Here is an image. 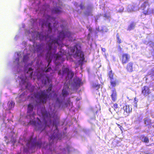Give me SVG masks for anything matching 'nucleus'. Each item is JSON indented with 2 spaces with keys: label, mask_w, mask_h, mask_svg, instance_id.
<instances>
[{
  "label": "nucleus",
  "mask_w": 154,
  "mask_h": 154,
  "mask_svg": "<svg viewBox=\"0 0 154 154\" xmlns=\"http://www.w3.org/2000/svg\"><path fill=\"white\" fill-rule=\"evenodd\" d=\"M75 55L76 56L80 57L82 58V61L84 60L85 58L84 57V54L80 50L77 49L76 51Z\"/></svg>",
  "instance_id": "9b49d317"
},
{
  "label": "nucleus",
  "mask_w": 154,
  "mask_h": 154,
  "mask_svg": "<svg viewBox=\"0 0 154 154\" xmlns=\"http://www.w3.org/2000/svg\"><path fill=\"white\" fill-rule=\"evenodd\" d=\"M153 128H154V126H153Z\"/></svg>",
  "instance_id": "09e8293b"
},
{
  "label": "nucleus",
  "mask_w": 154,
  "mask_h": 154,
  "mask_svg": "<svg viewBox=\"0 0 154 154\" xmlns=\"http://www.w3.org/2000/svg\"><path fill=\"white\" fill-rule=\"evenodd\" d=\"M52 69L51 67H48L45 70V72H48L51 71Z\"/></svg>",
  "instance_id": "473e14b6"
},
{
  "label": "nucleus",
  "mask_w": 154,
  "mask_h": 154,
  "mask_svg": "<svg viewBox=\"0 0 154 154\" xmlns=\"http://www.w3.org/2000/svg\"><path fill=\"white\" fill-rule=\"evenodd\" d=\"M90 9L91 11H86L84 12L85 15L86 16H93V14L92 13V7L89 6L87 7V9L88 10Z\"/></svg>",
  "instance_id": "ddd939ff"
},
{
  "label": "nucleus",
  "mask_w": 154,
  "mask_h": 154,
  "mask_svg": "<svg viewBox=\"0 0 154 154\" xmlns=\"http://www.w3.org/2000/svg\"><path fill=\"white\" fill-rule=\"evenodd\" d=\"M124 110V114L126 116H128V114L130 113L131 111L132 108L129 105H126L123 107Z\"/></svg>",
  "instance_id": "6e6552de"
},
{
  "label": "nucleus",
  "mask_w": 154,
  "mask_h": 154,
  "mask_svg": "<svg viewBox=\"0 0 154 154\" xmlns=\"http://www.w3.org/2000/svg\"><path fill=\"white\" fill-rule=\"evenodd\" d=\"M32 69L31 68H29V69L28 71L27 72V73H28V72H30V74L29 75V76L30 77H31L33 74Z\"/></svg>",
  "instance_id": "a878e982"
},
{
  "label": "nucleus",
  "mask_w": 154,
  "mask_h": 154,
  "mask_svg": "<svg viewBox=\"0 0 154 154\" xmlns=\"http://www.w3.org/2000/svg\"><path fill=\"white\" fill-rule=\"evenodd\" d=\"M114 73L112 72V70L110 71L108 73V77L110 80L113 79L114 76Z\"/></svg>",
  "instance_id": "a211bd4d"
},
{
  "label": "nucleus",
  "mask_w": 154,
  "mask_h": 154,
  "mask_svg": "<svg viewBox=\"0 0 154 154\" xmlns=\"http://www.w3.org/2000/svg\"><path fill=\"white\" fill-rule=\"evenodd\" d=\"M34 107L32 103L29 104L28 105L27 113L28 114L31 113L32 112Z\"/></svg>",
  "instance_id": "4468645a"
},
{
  "label": "nucleus",
  "mask_w": 154,
  "mask_h": 154,
  "mask_svg": "<svg viewBox=\"0 0 154 154\" xmlns=\"http://www.w3.org/2000/svg\"><path fill=\"white\" fill-rule=\"evenodd\" d=\"M141 93L145 97L148 96L151 93L149 87L147 86H144L141 88Z\"/></svg>",
  "instance_id": "423d86ee"
},
{
  "label": "nucleus",
  "mask_w": 154,
  "mask_h": 154,
  "mask_svg": "<svg viewBox=\"0 0 154 154\" xmlns=\"http://www.w3.org/2000/svg\"><path fill=\"white\" fill-rule=\"evenodd\" d=\"M51 90V88H49L46 90L35 92L31 95V98H34L38 103H45L51 95L50 93Z\"/></svg>",
  "instance_id": "f257e3e1"
},
{
  "label": "nucleus",
  "mask_w": 154,
  "mask_h": 154,
  "mask_svg": "<svg viewBox=\"0 0 154 154\" xmlns=\"http://www.w3.org/2000/svg\"><path fill=\"white\" fill-rule=\"evenodd\" d=\"M134 63L132 62L128 63L126 66L127 71L129 72H131L134 71Z\"/></svg>",
  "instance_id": "0eeeda50"
},
{
  "label": "nucleus",
  "mask_w": 154,
  "mask_h": 154,
  "mask_svg": "<svg viewBox=\"0 0 154 154\" xmlns=\"http://www.w3.org/2000/svg\"><path fill=\"white\" fill-rule=\"evenodd\" d=\"M9 103L8 107L9 109H10L14 107V103L12 101L9 102Z\"/></svg>",
  "instance_id": "4be33fe9"
},
{
  "label": "nucleus",
  "mask_w": 154,
  "mask_h": 154,
  "mask_svg": "<svg viewBox=\"0 0 154 154\" xmlns=\"http://www.w3.org/2000/svg\"><path fill=\"white\" fill-rule=\"evenodd\" d=\"M37 51L38 52L40 51V50L38 48L37 50Z\"/></svg>",
  "instance_id": "a19ab883"
},
{
  "label": "nucleus",
  "mask_w": 154,
  "mask_h": 154,
  "mask_svg": "<svg viewBox=\"0 0 154 154\" xmlns=\"http://www.w3.org/2000/svg\"><path fill=\"white\" fill-rule=\"evenodd\" d=\"M63 96L64 97L67 96L69 94L68 92L65 89H63L62 91Z\"/></svg>",
  "instance_id": "412c9836"
},
{
  "label": "nucleus",
  "mask_w": 154,
  "mask_h": 154,
  "mask_svg": "<svg viewBox=\"0 0 154 154\" xmlns=\"http://www.w3.org/2000/svg\"><path fill=\"white\" fill-rule=\"evenodd\" d=\"M135 23L133 22L131 23L130 25L128 26L127 30H128L130 31L131 30L133 29L135 26Z\"/></svg>",
  "instance_id": "f3484780"
},
{
  "label": "nucleus",
  "mask_w": 154,
  "mask_h": 154,
  "mask_svg": "<svg viewBox=\"0 0 154 154\" xmlns=\"http://www.w3.org/2000/svg\"><path fill=\"white\" fill-rule=\"evenodd\" d=\"M119 128H120L121 129V128H122V126H121V125H120V126H119Z\"/></svg>",
  "instance_id": "37998d69"
},
{
  "label": "nucleus",
  "mask_w": 154,
  "mask_h": 154,
  "mask_svg": "<svg viewBox=\"0 0 154 154\" xmlns=\"http://www.w3.org/2000/svg\"><path fill=\"white\" fill-rule=\"evenodd\" d=\"M74 82L76 86H80L81 83V80L79 78H76L74 79Z\"/></svg>",
  "instance_id": "dca6fc26"
},
{
  "label": "nucleus",
  "mask_w": 154,
  "mask_h": 154,
  "mask_svg": "<svg viewBox=\"0 0 154 154\" xmlns=\"http://www.w3.org/2000/svg\"><path fill=\"white\" fill-rule=\"evenodd\" d=\"M75 49H76V51L78 49L77 45L70 47L71 51L72 53H74Z\"/></svg>",
  "instance_id": "393cba45"
},
{
  "label": "nucleus",
  "mask_w": 154,
  "mask_h": 154,
  "mask_svg": "<svg viewBox=\"0 0 154 154\" xmlns=\"http://www.w3.org/2000/svg\"><path fill=\"white\" fill-rule=\"evenodd\" d=\"M35 115V114L34 112H33V113L32 114H27V116H29L31 118L32 117H34Z\"/></svg>",
  "instance_id": "7c9ffc66"
},
{
  "label": "nucleus",
  "mask_w": 154,
  "mask_h": 154,
  "mask_svg": "<svg viewBox=\"0 0 154 154\" xmlns=\"http://www.w3.org/2000/svg\"><path fill=\"white\" fill-rule=\"evenodd\" d=\"M71 35V33L66 29L60 32L57 38L52 39L50 37L48 44V49L49 51H50L52 49L53 44H56L58 45H60L62 40L66 37L69 38Z\"/></svg>",
  "instance_id": "f03ea898"
},
{
  "label": "nucleus",
  "mask_w": 154,
  "mask_h": 154,
  "mask_svg": "<svg viewBox=\"0 0 154 154\" xmlns=\"http://www.w3.org/2000/svg\"><path fill=\"white\" fill-rule=\"evenodd\" d=\"M142 141L144 142L145 143H148L149 142V138L147 137L144 136H142Z\"/></svg>",
  "instance_id": "6ab92c4d"
},
{
  "label": "nucleus",
  "mask_w": 154,
  "mask_h": 154,
  "mask_svg": "<svg viewBox=\"0 0 154 154\" xmlns=\"http://www.w3.org/2000/svg\"><path fill=\"white\" fill-rule=\"evenodd\" d=\"M47 20L46 22L45 23L43 22L42 24V26L43 27L44 26H46L48 27V32H51V31L52 28L51 26V24L50 23L48 22V20H55V18H52L50 16L48 15L47 16Z\"/></svg>",
  "instance_id": "20e7f679"
},
{
  "label": "nucleus",
  "mask_w": 154,
  "mask_h": 154,
  "mask_svg": "<svg viewBox=\"0 0 154 154\" xmlns=\"http://www.w3.org/2000/svg\"><path fill=\"white\" fill-rule=\"evenodd\" d=\"M118 49L119 50V51H121L122 50V48L120 46V45H119L118 46Z\"/></svg>",
  "instance_id": "c9c22d12"
},
{
  "label": "nucleus",
  "mask_w": 154,
  "mask_h": 154,
  "mask_svg": "<svg viewBox=\"0 0 154 154\" xmlns=\"http://www.w3.org/2000/svg\"><path fill=\"white\" fill-rule=\"evenodd\" d=\"M61 56L60 55L57 54L56 55L55 58L56 60H60L61 58Z\"/></svg>",
  "instance_id": "cd10ccee"
},
{
  "label": "nucleus",
  "mask_w": 154,
  "mask_h": 154,
  "mask_svg": "<svg viewBox=\"0 0 154 154\" xmlns=\"http://www.w3.org/2000/svg\"><path fill=\"white\" fill-rule=\"evenodd\" d=\"M101 50L103 52H105L106 51V49L104 48H102Z\"/></svg>",
  "instance_id": "e433bc0d"
},
{
  "label": "nucleus",
  "mask_w": 154,
  "mask_h": 154,
  "mask_svg": "<svg viewBox=\"0 0 154 154\" xmlns=\"http://www.w3.org/2000/svg\"><path fill=\"white\" fill-rule=\"evenodd\" d=\"M149 4L148 1L144 2L141 5L140 8L143 11V13L145 15L149 14L151 12V9L149 8Z\"/></svg>",
  "instance_id": "7ed1b4c3"
},
{
  "label": "nucleus",
  "mask_w": 154,
  "mask_h": 154,
  "mask_svg": "<svg viewBox=\"0 0 154 154\" xmlns=\"http://www.w3.org/2000/svg\"><path fill=\"white\" fill-rule=\"evenodd\" d=\"M117 93L115 88H113L112 90V94L111 95L112 100L113 102H115L117 99Z\"/></svg>",
  "instance_id": "9d476101"
},
{
  "label": "nucleus",
  "mask_w": 154,
  "mask_h": 154,
  "mask_svg": "<svg viewBox=\"0 0 154 154\" xmlns=\"http://www.w3.org/2000/svg\"><path fill=\"white\" fill-rule=\"evenodd\" d=\"M103 17L107 18H110V17L107 14L105 13L104 14Z\"/></svg>",
  "instance_id": "2f4dec72"
},
{
  "label": "nucleus",
  "mask_w": 154,
  "mask_h": 154,
  "mask_svg": "<svg viewBox=\"0 0 154 154\" xmlns=\"http://www.w3.org/2000/svg\"><path fill=\"white\" fill-rule=\"evenodd\" d=\"M55 136L54 135H51L50 137V140H52V139L54 140L55 138Z\"/></svg>",
  "instance_id": "72a5a7b5"
},
{
  "label": "nucleus",
  "mask_w": 154,
  "mask_h": 154,
  "mask_svg": "<svg viewBox=\"0 0 154 154\" xmlns=\"http://www.w3.org/2000/svg\"><path fill=\"white\" fill-rule=\"evenodd\" d=\"M53 125H55L56 127L57 128V125H56L55 123V122H54V121H53Z\"/></svg>",
  "instance_id": "58836bf2"
},
{
  "label": "nucleus",
  "mask_w": 154,
  "mask_h": 154,
  "mask_svg": "<svg viewBox=\"0 0 154 154\" xmlns=\"http://www.w3.org/2000/svg\"><path fill=\"white\" fill-rule=\"evenodd\" d=\"M130 57L129 54L127 53L123 54L120 58L122 63L124 64L127 63L129 60Z\"/></svg>",
  "instance_id": "39448f33"
},
{
  "label": "nucleus",
  "mask_w": 154,
  "mask_h": 154,
  "mask_svg": "<svg viewBox=\"0 0 154 154\" xmlns=\"http://www.w3.org/2000/svg\"><path fill=\"white\" fill-rule=\"evenodd\" d=\"M116 38L118 43L119 44L121 43L122 42V40L120 37V35L118 33L116 34Z\"/></svg>",
  "instance_id": "5701e85b"
},
{
  "label": "nucleus",
  "mask_w": 154,
  "mask_h": 154,
  "mask_svg": "<svg viewBox=\"0 0 154 154\" xmlns=\"http://www.w3.org/2000/svg\"><path fill=\"white\" fill-rule=\"evenodd\" d=\"M61 8L59 7L57 8H54L52 10V14H59L61 12Z\"/></svg>",
  "instance_id": "2eb2a0df"
},
{
  "label": "nucleus",
  "mask_w": 154,
  "mask_h": 154,
  "mask_svg": "<svg viewBox=\"0 0 154 154\" xmlns=\"http://www.w3.org/2000/svg\"><path fill=\"white\" fill-rule=\"evenodd\" d=\"M58 23L57 21V24Z\"/></svg>",
  "instance_id": "de8ad7c7"
},
{
  "label": "nucleus",
  "mask_w": 154,
  "mask_h": 154,
  "mask_svg": "<svg viewBox=\"0 0 154 154\" xmlns=\"http://www.w3.org/2000/svg\"><path fill=\"white\" fill-rule=\"evenodd\" d=\"M127 98H128V99H129V98H128V97H127Z\"/></svg>",
  "instance_id": "49530a36"
},
{
  "label": "nucleus",
  "mask_w": 154,
  "mask_h": 154,
  "mask_svg": "<svg viewBox=\"0 0 154 154\" xmlns=\"http://www.w3.org/2000/svg\"><path fill=\"white\" fill-rule=\"evenodd\" d=\"M117 125H118V126H119V127L120 126L118 124H117Z\"/></svg>",
  "instance_id": "c03bdc74"
},
{
  "label": "nucleus",
  "mask_w": 154,
  "mask_h": 154,
  "mask_svg": "<svg viewBox=\"0 0 154 154\" xmlns=\"http://www.w3.org/2000/svg\"><path fill=\"white\" fill-rule=\"evenodd\" d=\"M57 101L58 102H59V100L58 98L57 99Z\"/></svg>",
  "instance_id": "ea45409f"
},
{
  "label": "nucleus",
  "mask_w": 154,
  "mask_h": 154,
  "mask_svg": "<svg viewBox=\"0 0 154 154\" xmlns=\"http://www.w3.org/2000/svg\"><path fill=\"white\" fill-rule=\"evenodd\" d=\"M43 127V125H40L39 127V128L40 130H41V128H42Z\"/></svg>",
  "instance_id": "4c0bfd02"
},
{
  "label": "nucleus",
  "mask_w": 154,
  "mask_h": 154,
  "mask_svg": "<svg viewBox=\"0 0 154 154\" xmlns=\"http://www.w3.org/2000/svg\"><path fill=\"white\" fill-rule=\"evenodd\" d=\"M152 45H153V46H154V42L153 43Z\"/></svg>",
  "instance_id": "a18cd8bd"
},
{
  "label": "nucleus",
  "mask_w": 154,
  "mask_h": 154,
  "mask_svg": "<svg viewBox=\"0 0 154 154\" xmlns=\"http://www.w3.org/2000/svg\"><path fill=\"white\" fill-rule=\"evenodd\" d=\"M65 74H66L68 76L70 75L72 77L74 75V73L71 71L68 68H64L63 70L62 75H64Z\"/></svg>",
  "instance_id": "1a4fd4ad"
},
{
  "label": "nucleus",
  "mask_w": 154,
  "mask_h": 154,
  "mask_svg": "<svg viewBox=\"0 0 154 154\" xmlns=\"http://www.w3.org/2000/svg\"><path fill=\"white\" fill-rule=\"evenodd\" d=\"M79 7L81 9L83 10L85 8V6L82 3H81Z\"/></svg>",
  "instance_id": "c756f323"
},
{
  "label": "nucleus",
  "mask_w": 154,
  "mask_h": 154,
  "mask_svg": "<svg viewBox=\"0 0 154 154\" xmlns=\"http://www.w3.org/2000/svg\"><path fill=\"white\" fill-rule=\"evenodd\" d=\"M110 80V85L112 87H115L118 84V80L116 79H113Z\"/></svg>",
  "instance_id": "f8f14e48"
},
{
  "label": "nucleus",
  "mask_w": 154,
  "mask_h": 154,
  "mask_svg": "<svg viewBox=\"0 0 154 154\" xmlns=\"http://www.w3.org/2000/svg\"><path fill=\"white\" fill-rule=\"evenodd\" d=\"M30 123L31 124H33V125H35V123L36 122L35 121H30Z\"/></svg>",
  "instance_id": "f704fd0d"
},
{
  "label": "nucleus",
  "mask_w": 154,
  "mask_h": 154,
  "mask_svg": "<svg viewBox=\"0 0 154 154\" xmlns=\"http://www.w3.org/2000/svg\"><path fill=\"white\" fill-rule=\"evenodd\" d=\"M49 122H50V123L51 124V119H50V120H49Z\"/></svg>",
  "instance_id": "79ce46f5"
},
{
  "label": "nucleus",
  "mask_w": 154,
  "mask_h": 154,
  "mask_svg": "<svg viewBox=\"0 0 154 154\" xmlns=\"http://www.w3.org/2000/svg\"><path fill=\"white\" fill-rule=\"evenodd\" d=\"M42 145V143L40 141H38L37 142L35 143L34 144V146H37L40 148Z\"/></svg>",
  "instance_id": "b1692460"
},
{
  "label": "nucleus",
  "mask_w": 154,
  "mask_h": 154,
  "mask_svg": "<svg viewBox=\"0 0 154 154\" xmlns=\"http://www.w3.org/2000/svg\"><path fill=\"white\" fill-rule=\"evenodd\" d=\"M112 107L113 108L114 110L115 111L118 107V105L117 103H115L113 104V105Z\"/></svg>",
  "instance_id": "bb28decb"
},
{
  "label": "nucleus",
  "mask_w": 154,
  "mask_h": 154,
  "mask_svg": "<svg viewBox=\"0 0 154 154\" xmlns=\"http://www.w3.org/2000/svg\"><path fill=\"white\" fill-rule=\"evenodd\" d=\"M144 123L146 126L149 125L151 124V120L148 119H144Z\"/></svg>",
  "instance_id": "aec40b11"
},
{
  "label": "nucleus",
  "mask_w": 154,
  "mask_h": 154,
  "mask_svg": "<svg viewBox=\"0 0 154 154\" xmlns=\"http://www.w3.org/2000/svg\"><path fill=\"white\" fill-rule=\"evenodd\" d=\"M28 57L26 55L24 56L23 57V60L24 62H26V60L28 59Z\"/></svg>",
  "instance_id": "c85d7f7f"
}]
</instances>
